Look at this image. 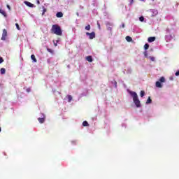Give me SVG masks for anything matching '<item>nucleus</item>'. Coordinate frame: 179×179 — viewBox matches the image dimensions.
<instances>
[{
	"label": "nucleus",
	"instance_id": "obj_1",
	"mask_svg": "<svg viewBox=\"0 0 179 179\" xmlns=\"http://www.w3.org/2000/svg\"><path fill=\"white\" fill-rule=\"evenodd\" d=\"M129 94L131 96V97L133 99V101H134V103L136 105V108H141V101L138 99V96L137 92L130 91Z\"/></svg>",
	"mask_w": 179,
	"mask_h": 179
},
{
	"label": "nucleus",
	"instance_id": "obj_2",
	"mask_svg": "<svg viewBox=\"0 0 179 179\" xmlns=\"http://www.w3.org/2000/svg\"><path fill=\"white\" fill-rule=\"evenodd\" d=\"M51 32L56 36H62V30L58 24L52 25Z\"/></svg>",
	"mask_w": 179,
	"mask_h": 179
},
{
	"label": "nucleus",
	"instance_id": "obj_3",
	"mask_svg": "<svg viewBox=\"0 0 179 179\" xmlns=\"http://www.w3.org/2000/svg\"><path fill=\"white\" fill-rule=\"evenodd\" d=\"M87 36H90V39L92 40L93 38H96V33L94 31H92L91 33L87 32L85 33Z\"/></svg>",
	"mask_w": 179,
	"mask_h": 179
},
{
	"label": "nucleus",
	"instance_id": "obj_4",
	"mask_svg": "<svg viewBox=\"0 0 179 179\" xmlns=\"http://www.w3.org/2000/svg\"><path fill=\"white\" fill-rule=\"evenodd\" d=\"M6 37H7V30L3 29L1 40L5 41L6 39Z\"/></svg>",
	"mask_w": 179,
	"mask_h": 179
},
{
	"label": "nucleus",
	"instance_id": "obj_5",
	"mask_svg": "<svg viewBox=\"0 0 179 179\" xmlns=\"http://www.w3.org/2000/svg\"><path fill=\"white\" fill-rule=\"evenodd\" d=\"M38 120L40 124H43L45 120V116L43 115V117H38Z\"/></svg>",
	"mask_w": 179,
	"mask_h": 179
},
{
	"label": "nucleus",
	"instance_id": "obj_6",
	"mask_svg": "<svg viewBox=\"0 0 179 179\" xmlns=\"http://www.w3.org/2000/svg\"><path fill=\"white\" fill-rule=\"evenodd\" d=\"M157 14H158V11L157 10H152L151 16L152 17H155V16L157 15Z\"/></svg>",
	"mask_w": 179,
	"mask_h": 179
},
{
	"label": "nucleus",
	"instance_id": "obj_7",
	"mask_svg": "<svg viewBox=\"0 0 179 179\" xmlns=\"http://www.w3.org/2000/svg\"><path fill=\"white\" fill-rule=\"evenodd\" d=\"M0 13L2 14L3 17H7V14L4 10L0 8Z\"/></svg>",
	"mask_w": 179,
	"mask_h": 179
},
{
	"label": "nucleus",
	"instance_id": "obj_8",
	"mask_svg": "<svg viewBox=\"0 0 179 179\" xmlns=\"http://www.w3.org/2000/svg\"><path fill=\"white\" fill-rule=\"evenodd\" d=\"M155 40H156V38H155V37H149V38H148V43H152V42H154Z\"/></svg>",
	"mask_w": 179,
	"mask_h": 179
},
{
	"label": "nucleus",
	"instance_id": "obj_9",
	"mask_svg": "<svg viewBox=\"0 0 179 179\" xmlns=\"http://www.w3.org/2000/svg\"><path fill=\"white\" fill-rule=\"evenodd\" d=\"M24 3H25V5H27L29 8H33L34 7V4H32V3H30L29 1H25Z\"/></svg>",
	"mask_w": 179,
	"mask_h": 179
},
{
	"label": "nucleus",
	"instance_id": "obj_10",
	"mask_svg": "<svg viewBox=\"0 0 179 179\" xmlns=\"http://www.w3.org/2000/svg\"><path fill=\"white\" fill-rule=\"evenodd\" d=\"M85 59H87V61H88V62H92V61H93L91 55L87 56V57H85Z\"/></svg>",
	"mask_w": 179,
	"mask_h": 179
},
{
	"label": "nucleus",
	"instance_id": "obj_11",
	"mask_svg": "<svg viewBox=\"0 0 179 179\" xmlns=\"http://www.w3.org/2000/svg\"><path fill=\"white\" fill-rule=\"evenodd\" d=\"M156 87H157L162 88V87H163V85H162V83H161V82L157 81V82H156Z\"/></svg>",
	"mask_w": 179,
	"mask_h": 179
},
{
	"label": "nucleus",
	"instance_id": "obj_12",
	"mask_svg": "<svg viewBox=\"0 0 179 179\" xmlns=\"http://www.w3.org/2000/svg\"><path fill=\"white\" fill-rule=\"evenodd\" d=\"M56 17H58V18H61V17H63V13L62 12H58L56 14Z\"/></svg>",
	"mask_w": 179,
	"mask_h": 179
},
{
	"label": "nucleus",
	"instance_id": "obj_13",
	"mask_svg": "<svg viewBox=\"0 0 179 179\" xmlns=\"http://www.w3.org/2000/svg\"><path fill=\"white\" fill-rule=\"evenodd\" d=\"M31 59L34 61V62H37V60L34 55H31Z\"/></svg>",
	"mask_w": 179,
	"mask_h": 179
},
{
	"label": "nucleus",
	"instance_id": "obj_14",
	"mask_svg": "<svg viewBox=\"0 0 179 179\" xmlns=\"http://www.w3.org/2000/svg\"><path fill=\"white\" fill-rule=\"evenodd\" d=\"M1 74V75H5L6 73V69L5 68H1L0 70Z\"/></svg>",
	"mask_w": 179,
	"mask_h": 179
},
{
	"label": "nucleus",
	"instance_id": "obj_15",
	"mask_svg": "<svg viewBox=\"0 0 179 179\" xmlns=\"http://www.w3.org/2000/svg\"><path fill=\"white\" fill-rule=\"evenodd\" d=\"M125 39L127 42H131L132 41V38L129 36H126Z\"/></svg>",
	"mask_w": 179,
	"mask_h": 179
},
{
	"label": "nucleus",
	"instance_id": "obj_16",
	"mask_svg": "<svg viewBox=\"0 0 179 179\" xmlns=\"http://www.w3.org/2000/svg\"><path fill=\"white\" fill-rule=\"evenodd\" d=\"M166 80L164 77H161L159 79V83H165Z\"/></svg>",
	"mask_w": 179,
	"mask_h": 179
},
{
	"label": "nucleus",
	"instance_id": "obj_17",
	"mask_svg": "<svg viewBox=\"0 0 179 179\" xmlns=\"http://www.w3.org/2000/svg\"><path fill=\"white\" fill-rule=\"evenodd\" d=\"M83 126H84V127L89 126L88 122L87 121H83Z\"/></svg>",
	"mask_w": 179,
	"mask_h": 179
},
{
	"label": "nucleus",
	"instance_id": "obj_18",
	"mask_svg": "<svg viewBox=\"0 0 179 179\" xmlns=\"http://www.w3.org/2000/svg\"><path fill=\"white\" fill-rule=\"evenodd\" d=\"M145 50H149L150 48V45L148 43H145L144 45Z\"/></svg>",
	"mask_w": 179,
	"mask_h": 179
},
{
	"label": "nucleus",
	"instance_id": "obj_19",
	"mask_svg": "<svg viewBox=\"0 0 179 179\" xmlns=\"http://www.w3.org/2000/svg\"><path fill=\"white\" fill-rule=\"evenodd\" d=\"M152 103V99H151L150 96H149L147 101H146V103L149 104V103Z\"/></svg>",
	"mask_w": 179,
	"mask_h": 179
},
{
	"label": "nucleus",
	"instance_id": "obj_20",
	"mask_svg": "<svg viewBox=\"0 0 179 179\" xmlns=\"http://www.w3.org/2000/svg\"><path fill=\"white\" fill-rule=\"evenodd\" d=\"M91 29V27L90 24L87 25V27H85V29L87 31H90Z\"/></svg>",
	"mask_w": 179,
	"mask_h": 179
},
{
	"label": "nucleus",
	"instance_id": "obj_21",
	"mask_svg": "<svg viewBox=\"0 0 179 179\" xmlns=\"http://www.w3.org/2000/svg\"><path fill=\"white\" fill-rule=\"evenodd\" d=\"M144 95H145V92H144V91L140 92V96H141V98H143V97L144 96Z\"/></svg>",
	"mask_w": 179,
	"mask_h": 179
},
{
	"label": "nucleus",
	"instance_id": "obj_22",
	"mask_svg": "<svg viewBox=\"0 0 179 179\" xmlns=\"http://www.w3.org/2000/svg\"><path fill=\"white\" fill-rule=\"evenodd\" d=\"M72 99H73L72 96H71V95H68V100H69V102H71Z\"/></svg>",
	"mask_w": 179,
	"mask_h": 179
},
{
	"label": "nucleus",
	"instance_id": "obj_23",
	"mask_svg": "<svg viewBox=\"0 0 179 179\" xmlns=\"http://www.w3.org/2000/svg\"><path fill=\"white\" fill-rule=\"evenodd\" d=\"M15 27H16V29H17L18 31H20L21 29H20V27L18 23H16V24H15Z\"/></svg>",
	"mask_w": 179,
	"mask_h": 179
},
{
	"label": "nucleus",
	"instance_id": "obj_24",
	"mask_svg": "<svg viewBox=\"0 0 179 179\" xmlns=\"http://www.w3.org/2000/svg\"><path fill=\"white\" fill-rule=\"evenodd\" d=\"M53 43H54L55 47H57V43H59V41L57 40V41H56V42H55V41H53Z\"/></svg>",
	"mask_w": 179,
	"mask_h": 179
},
{
	"label": "nucleus",
	"instance_id": "obj_25",
	"mask_svg": "<svg viewBox=\"0 0 179 179\" xmlns=\"http://www.w3.org/2000/svg\"><path fill=\"white\" fill-rule=\"evenodd\" d=\"M139 21L141 22H144V17H139Z\"/></svg>",
	"mask_w": 179,
	"mask_h": 179
},
{
	"label": "nucleus",
	"instance_id": "obj_26",
	"mask_svg": "<svg viewBox=\"0 0 179 179\" xmlns=\"http://www.w3.org/2000/svg\"><path fill=\"white\" fill-rule=\"evenodd\" d=\"M106 25L107 27H108V26H113V24H112L110 22H107L106 23Z\"/></svg>",
	"mask_w": 179,
	"mask_h": 179
},
{
	"label": "nucleus",
	"instance_id": "obj_27",
	"mask_svg": "<svg viewBox=\"0 0 179 179\" xmlns=\"http://www.w3.org/2000/svg\"><path fill=\"white\" fill-rule=\"evenodd\" d=\"M4 62V59L3 57H0V64Z\"/></svg>",
	"mask_w": 179,
	"mask_h": 179
},
{
	"label": "nucleus",
	"instance_id": "obj_28",
	"mask_svg": "<svg viewBox=\"0 0 179 179\" xmlns=\"http://www.w3.org/2000/svg\"><path fill=\"white\" fill-rule=\"evenodd\" d=\"M107 30H108V31H110V32H112L113 29H112V27H108L107 28Z\"/></svg>",
	"mask_w": 179,
	"mask_h": 179
},
{
	"label": "nucleus",
	"instance_id": "obj_29",
	"mask_svg": "<svg viewBox=\"0 0 179 179\" xmlns=\"http://www.w3.org/2000/svg\"><path fill=\"white\" fill-rule=\"evenodd\" d=\"M97 27H98L99 29H101V25H100V24L99 23V22H97Z\"/></svg>",
	"mask_w": 179,
	"mask_h": 179
},
{
	"label": "nucleus",
	"instance_id": "obj_30",
	"mask_svg": "<svg viewBox=\"0 0 179 179\" xmlns=\"http://www.w3.org/2000/svg\"><path fill=\"white\" fill-rule=\"evenodd\" d=\"M26 91H27V92H28V93L31 92V88H27V89L26 90Z\"/></svg>",
	"mask_w": 179,
	"mask_h": 179
},
{
	"label": "nucleus",
	"instance_id": "obj_31",
	"mask_svg": "<svg viewBox=\"0 0 179 179\" xmlns=\"http://www.w3.org/2000/svg\"><path fill=\"white\" fill-rule=\"evenodd\" d=\"M176 76H179V71H178L176 72Z\"/></svg>",
	"mask_w": 179,
	"mask_h": 179
},
{
	"label": "nucleus",
	"instance_id": "obj_32",
	"mask_svg": "<svg viewBox=\"0 0 179 179\" xmlns=\"http://www.w3.org/2000/svg\"><path fill=\"white\" fill-rule=\"evenodd\" d=\"M7 8H8V9H9V10H10V7L8 4L7 5Z\"/></svg>",
	"mask_w": 179,
	"mask_h": 179
},
{
	"label": "nucleus",
	"instance_id": "obj_33",
	"mask_svg": "<svg viewBox=\"0 0 179 179\" xmlns=\"http://www.w3.org/2000/svg\"><path fill=\"white\" fill-rule=\"evenodd\" d=\"M125 27V24H122V28H124Z\"/></svg>",
	"mask_w": 179,
	"mask_h": 179
},
{
	"label": "nucleus",
	"instance_id": "obj_34",
	"mask_svg": "<svg viewBox=\"0 0 179 179\" xmlns=\"http://www.w3.org/2000/svg\"><path fill=\"white\" fill-rule=\"evenodd\" d=\"M46 11V10L45 9H44L43 10V14L42 15H44V13H45V12Z\"/></svg>",
	"mask_w": 179,
	"mask_h": 179
},
{
	"label": "nucleus",
	"instance_id": "obj_35",
	"mask_svg": "<svg viewBox=\"0 0 179 179\" xmlns=\"http://www.w3.org/2000/svg\"><path fill=\"white\" fill-rule=\"evenodd\" d=\"M151 60H152V61H154V60H155V58H154V57H152V58H151Z\"/></svg>",
	"mask_w": 179,
	"mask_h": 179
},
{
	"label": "nucleus",
	"instance_id": "obj_36",
	"mask_svg": "<svg viewBox=\"0 0 179 179\" xmlns=\"http://www.w3.org/2000/svg\"><path fill=\"white\" fill-rule=\"evenodd\" d=\"M133 1H134V0H131V3H133Z\"/></svg>",
	"mask_w": 179,
	"mask_h": 179
},
{
	"label": "nucleus",
	"instance_id": "obj_37",
	"mask_svg": "<svg viewBox=\"0 0 179 179\" xmlns=\"http://www.w3.org/2000/svg\"><path fill=\"white\" fill-rule=\"evenodd\" d=\"M0 132H1V127H0Z\"/></svg>",
	"mask_w": 179,
	"mask_h": 179
},
{
	"label": "nucleus",
	"instance_id": "obj_38",
	"mask_svg": "<svg viewBox=\"0 0 179 179\" xmlns=\"http://www.w3.org/2000/svg\"><path fill=\"white\" fill-rule=\"evenodd\" d=\"M48 51H49V52H51V51H50V49H48Z\"/></svg>",
	"mask_w": 179,
	"mask_h": 179
},
{
	"label": "nucleus",
	"instance_id": "obj_39",
	"mask_svg": "<svg viewBox=\"0 0 179 179\" xmlns=\"http://www.w3.org/2000/svg\"><path fill=\"white\" fill-rule=\"evenodd\" d=\"M38 3H39V1H38Z\"/></svg>",
	"mask_w": 179,
	"mask_h": 179
}]
</instances>
